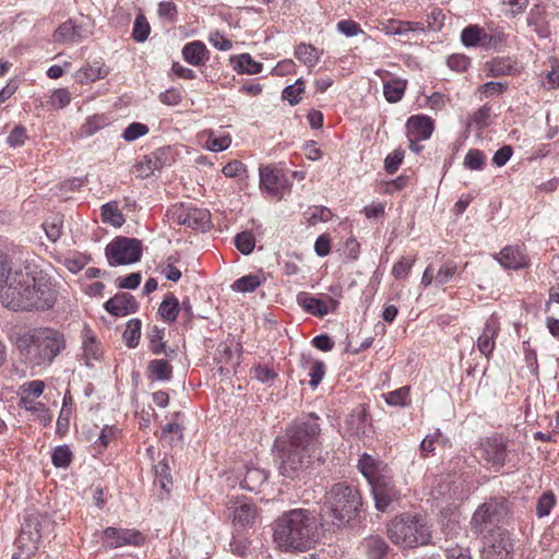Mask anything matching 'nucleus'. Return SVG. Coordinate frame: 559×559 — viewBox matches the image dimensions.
<instances>
[{
  "label": "nucleus",
  "instance_id": "1",
  "mask_svg": "<svg viewBox=\"0 0 559 559\" xmlns=\"http://www.w3.org/2000/svg\"><path fill=\"white\" fill-rule=\"evenodd\" d=\"M0 301L13 311L46 310L53 306L56 293L48 281L36 278L25 265L14 270L0 292Z\"/></svg>",
  "mask_w": 559,
  "mask_h": 559
},
{
  "label": "nucleus",
  "instance_id": "2",
  "mask_svg": "<svg viewBox=\"0 0 559 559\" xmlns=\"http://www.w3.org/2000/svg\"><path fill=\"white\" fill-rule=\"evenodd\" d=\"M312 415L304 421L293 424L286 432L287 443L281 451L280 473L295 478L310 463L319 450L320 426Z\"/></svg>",
  "mask_w": 559,
  "mask_h": 559
},
{
  "label": "nucleus",
  "instance_id": "3",
  "mask_svg": "<svg viewBox=\"0 0 559 559\" xmlns=\"http://www.w3.org/2000/svg\"><path fill=\"white\" fill-rule=\"evenodd\" d=\"M321 523L309 510L285 512L274 523V543L282 550L307 551L320 538Z\"/></svg>",
  "mask_w": 559,
  "mask_h": 559
},
{
  "label": "nucleus",
  "instance_id": "4",
  "mask_svg": "<svg viewBox=\"0 0 559 559\" xmlns=\"http://www.w3.org/2000/svg\"><path fill=\"white\" fill-rule=\"evenodd\" d=\"M16 347L32 368L48 367L67 347L64 335L51 328H35L20 334Z\"/></svg>",
  "mask_w": 559,
  "mask_h": 559
},
{
  "label": "nucleus",
  "instance_id": "5",
  "mask_svg": "<svg viewBox=\"0 0 559 559\" xmlns=\"http://www.w3.org/2000/svg\"><path fill=\"white\" fill-rule=\"evenodd\" d=\"M360 506L359 491L355 487L338 483L326 491L321 515L331 519L334 525L342 526L357 515Z\"/></svg>",
  "mask_w": 559,
  "mask_h": 559
},
{
  "label": "nucleus",
  "instance_id": "6",
  "mask_svg": "<svg viewBox=\"0 0 559 559\" xmlns=\"http://www.w3.org/2000/svg\"><path fill=\"white\" fill-rule=\"evenodd\" d=\"M388 536L393 544L405 548L427 545L431 539L429 527L411 514H402L392 520L388 526Z\"/></svg>",
  "mask_w": 559,
  "mask_h": 559
},
{
  "label": "nucleus",
  "instance_id": "7",
  "mask_svg": "<svg viewBox=\"0 0 559 559\" xmlns=\"http://www.w3.org/2000/svg\"><path fill=\"white\" fill-rule=\"evenodd\" d=\"M509 514V506L506 498H490L485 501L473 513L469 521V530L473 535L480 536L485 532L489 534L497 531L499 524Z\"/></svg>",
  "mask_w": 559,
  "mask_h": 559
},
{
  "label": "nucleus",
  "instance_id": "8",
  "mask_svg": "<svg viewBox=\"0 0 559 559\" xmlns=\"http://www.w3.org/2000/svg\"><path fill=\"white\" fill-rule=\"evenodd\" d=\"M170 222L187 226L194 230L206 231L211 227V214L206 209H200L191 203H177L167 211Z\"/></svg>",
  "mask_w": 559,
  "mask_h": 559
},
{
  "label": "nucleus",
  "instance_id": "9",
  "mask_svg": "<svg viewBox=\"0 0 559 559\" xmlns=\"http://www.w3.org/2000/svg\"><path fill=\"white\" fill-rule=\"evenodd\" d=\"M508 442L502 435H493L480 441L477 455L485 467L499 472L506 465Z\"/></svg>",
  "mask_w": 559,
  "mask_h": 559
},
{
  "label": "nucleus",
  "instance_id": "10",
  "mask_svg": "<svg viewBox=\"0 0 559 559\" xmlns=\"http://www.w3.org/2000/svg\"><path fill=\"white\" fill-rule=\"evenodd\" d=\"M141 255L142 245L135 238L117 237L106 247V257L111 266L135 263Z\"/></svg>",
  "mask_w": 559,
  "mask_h": 559
},
{
  "label": "nucleus",
  "instance_id": "11",
  "mask_svg": "<svg viewBox=\"0 0 559 559\" xmlns=\"http://www.w3.org/2000/svg\"><path fill=\"white\" fill-rule=\"evenodd\" d=\"M513 547L509 533L497 528L485 537L481 557L483 559H509Z\"/></svg>",
  "mask_w": 559,
  "mask_h": 559
},
{
  "label": "nucleus",
  "instance_id": "12",
  "mask_svg": "<svg viewBox=\"0 0 559 559\" xmlns=\"http://www.w3.org/2000/svg\"><path fill=\"white\" fill-rule=\"evenodd\" d=\"M369 485L374 498L376 508L381 512H384L391 502L400 498V492L395 488L391 471L381 474Z\"/></svg>",
  "mask_w": 559,
  "mask_h": 559
},
{
  "label": "nucleus",
  "instance_id": "13",
  "mask_svg": "<svg viewBox=\"0 0 559 559\" xmlns=\"http://www.w3.org/2000/svg\"><path fill=\"white\" fill-rule=\"evenodd\" d=\"M227 508L236 528L243 530L254 524L258 511L255 506L247 499H230Z\"/></svg>",
  "mask_w": 559,
  "mask_h": 559
},
{
  "label": "nucleus",
  "instance_id": "14",
  "mask_svg": "<svg viewBox=\"0 0 559 559\" xmlns=\"http://www.w3.org/2000/svg\"><path fill=\"white\" fill-rule=\"evenodd\" d=\"M297 302L306 312L318 318L335 312L338 307V301L331 296H325L324 299H321L306 292L297 295Z\"/></svg>",
  "mask_w": 559,
  "mask_h": 559
},
{
  "label": "nucleus",
  "instance_id": "15",
  "mask_svg": "<svg viewBox=\"0 0 559 559\" xmlns=\"http://www.w3.org/2000/svg\"><path fill=\"white\" fill-rule=\"evenodd\" d=\"M92 32L83 24H78L70 19L58 26L53 33V39L60 44H74L87 38Z\"/></svg>",
  "mask_w": 559,
  "mask_h": 559
},
{
  "label": "nucleus",
  "instance_id": "16",
  "mask_svg": "<svg viewBox=\"0 0 559 559\" xmlns=\"http://www.w3.org/2000/svg\"><path fill=\"white\" fill-rule=\"evenodd\" d=\"M498 263L509 270H520L527 267L530 258L525 250L520 246H507L499 253L493 255Z\"/></svg>",
  "mask_w": 559,
  "mask_h": 559
},
{
  "label": "nucleus",
  "instance_id": "17",
  "mask_svg": "<svg viewBox=\"0 0 559 559\" xmlns=\"http://www.w3.org/2000/svg\"><path fill=\"white\" fill-rule=\"evenodd\" d=\"M106 546L109 548H118L127 545L138 546L144 538L142 534L134 530L107 527L104 531Z\"/></svg>",
  "mask_w": 559,
  "mask_h": 559
},
{
  "label": "nucleus",
  "instance_id": "18",
  "mask_svg": "<svg viewBox=\"0 0 559 559\" xmlns=\"http://www.w3.org/2000/svg\"><path fill=\"white\" fill-rule=\"evenodd\" d=\"M500 332L499 318L492 313L485 322L481 334L477 338L478 350L489 358L496 347V337Z\"/></svg>",
  "mask_w": 559,
  "mask_h": 559
},
{
  "label": "nucleus",
  "instance_id": "19",
  "mask_svg": "<svg viewBox=\"0 0 559 559\" xmlns=\"http://www.w3.org/2000/svg\"><path fill=\"white\" fill-rule=\"evenodd\" d=\"M407 138L413 140H428L433 130V120L426 115H413L406 121Z\"/></svg>",
  "mask_w": 559,
  "mask_h": 559
},
{
  "label": "nucleus",
  "instance_id": "20",
  "mask_svg": "<svg viewBox=\"0 0 559 559\" xmlns=\"http://www.w3.org/2000/svg\"><path fill=\"white\" fill-rule=\"evenodd\" d=\"M106 311L115 317H124L138 310L135 298L129 293H120L108 299L104 305Z\"/></svg>",
  "mask_w": 559,
  "mask_h": 559
},
{
  "label": "nucleus",
  "instance_id": "21",
  "mask_svg": "<svg viewBox=\"0 0 559 559\" xmlns=\"http://www.w3.org/2000/svg\"><path fill=\"white\" fill-rule=\"evenodd\" d=\"M486 75L489 78L514 76L520 73V67L511 58H493L485 63Z\"/></svg>",
  "mask_w": 559,
  "mask_h": 559
},
{
  "label": "nucleus",
  "instance_id": "22",
  "mask_svg": "<svg viewBox=\"0 0 559 559\" xmlns=\"http://www.w3.org/2000/svg\"><path fill=\"white\" fill-rule=\"evenodd\" d=\"M39 534L22 530L17 537L16 552L12 556V559H31L38 550Z\"/></svg>",
  "mask_w": 559,
  "mask_h": 559
},
{
  "label": "nucleus",
  "instance_id": "23",
  "mask_svg": "<svg viewBox=\"0 0 559 559\" xmlns=\"http://www.w3.org/2000/svg\"><path fill=\"white\" fill-rule=\"evenodd\" d=\"M281 176L272 166L260 167V188L272 197L281 198Z\"/></svg>",
  "mask_w": 559,
  "mask_h": 559
},
{
  "label": "nucleus",
  "instance_id": "24",
  "mask_svg": "<svg viewBox=\"0 0 559 559\" xmlns=\"http://www.w3.org/2000/svg\"><path fill=\"white\" fill-rule=\"evenodd\" d=\"M83 359L87 366H93V361L99 360L103 355L99 343L91 329L84 328L82 332Z\"/></svg>",
  "mask_w": 559,
  "mask_h": 559
},
{
  "label": "nucleus",
  "instance_id": "25",
  "mask_svg": "<svg viewBox=\"0 0 559 559\" xmlns=\"http://www.w3.org/2000/svg\"><path fill=\"white\" fill-rule=\"evenodd\" d=\"M358 469L368 480V483H372L377 479L381 474L390 471L385 464L376 460L371 455L364 453L358 460Z\"/></svg>",
  "mask_w": 559,
  "mask_h": 559
},
{
  "label": "nucleus",
  "instance_id": "26",
  "mask_svg": "<svg viewBox=\"0 0 559 559\" xmlns=\"http://www.w3.org/2000/svg\"><path fill=\"white\" fill-rule=\"evenodd\" d=\"M181 52L185 61L194 67L203 66L209 58L206 46L200 40L186 44Z\"/></svg>",
  "mask_w": 559,
  "mask_h": 559
},
{
  "label": "nucleus",
  "instance_id": "27",
  "mask_svg": "<svg viewBox=\"0 0 559 559\" xmlns=\"http://www.w3.org/2000/svg\"><path fill=\"white\" fill-rule=\"evenodd\" d=\"M382 29L386 35H406L408 33H421L425 27L420 22L388 20Z\"/></svg>",
  "mask_w": 559,
  "mask_h": 559
},
{
  "label": "nucleus",
  "instance_id": "28",
  "mask_svg": "<svg viewBox=\"0 0 559 559\" xmlns=\"http://www.w3.org/2000/svg\"><path fill=\"white\" fill-rule=\"evenodd\" d=\"M269 474L259 467L247 466L240 486L248 491H260L261 487L266 483Z\"/></svg>",
  "mask_w": 559,
  "mask_h": 559
},
{
  "label": "nucleus",
  "instance_id": "29",
  "mask_svg": "<svg viewBox=\"0 0 559 559\" xmlns=\"http://www.w3.org/2000/svg\"><path fill=\"white\" fill-rule=\"evenodd\" d=\"M360 547L368 559H383L389 550V546L385 540L376 535L366 537Z\"/></svg>",
  "mask_w": 559,
  "mask_h": 559
},
{
  "label": "nucleus",
  "instance_id": "30",
  "mask_svg": "<svg viewBox=\"0 0 559 559\" xmlns=\"http://www.w3.org/2000/svg\"><path fill=\"white\" fill-rule=\"evenodd\" d=\"M20 406L29 412L43 426L50 425L52 416L44 403L23 396L20 400Z\"/></svg>",
  "mask_w": 559,
  "mask_h": 559
},
{
  "label": "nucleus",
  "instance_id": "31",
  "mask_svg": "<svg viewBox=\"0 0 559 559\" xmlns=\"http://www.w3.org/2000/svg\"><path fill=\"white\" fill-rule=\"evenodd\" d=\"M162 167L160 160L156 154L144 155L133 167V174L138 178H148Z\"/></svg>",
  "mask_w": 559,
  "mask_h": 559
},
{
  "label": "nucleus",
  "instance_id": "32",
  "mask_svg": "<svg viewBox=\"0 0 559 559\" xmlns=\"http://www.w3.org/2000/svg\"><path fill=\"white\" fill-rule=\"evenodd\" d=\"M110 124V118L105 114L88 116L80 128L82 136H92Z\"/></svg>",
  "mask_w": 559,
  "mask_h": 559
},
{
  "label": "nucleus",
  "instance_id": "33",
  "mask_svg": "<svg viewBox=\"0 0 559 559\" xmlns=\"http://www.w3.org/2000/svg\"><path fill=\"white\" fill-rule=\"evenodd\" d=\"M147 336L150 338V349L153 354L160 355L164 353L170 359L176 356V350L174 348H166L163 342L164 329H159L155 325L148 332Z\"/></svg>",
  "mask_w": 559,
  "mask_h": 559
},
{
  "label": "nucleus",
  "instance_id": "34",
  "mask_svg": "<svg viewBox=\"0 0 559 559\" xmlns=\"http://www.w3.org/2000/svg\"><path fill=\"white\" fill-rule=\"evenodd\" d=\"M147 374L153 380L169 381L173 377V367L165 359H154L148 362Z\"/></svg>",
  "mask_w": 559,
  "mask_h": 559
},
{
  "label": "nucleus",
  "instance_id": "35",
  "mask_svg": "<svg viewBox=\"0 0 559 559\" xmlns=\"http://www.w3.org/2000/svg\"><path fill=\"white\" fill-rule=\"evenodd\" d=\"M321 51L308 44L296 47L295 57L308 68H313L320 60Z\"/></svg>",
  "mask_w": 559,
  "mask_h": 559
},
{
  "label": "nucleus",
  "instance_id": "36",
  "mask_svg": "<svg viewBox=\"0 0 559 559\" xmlns=\"http://www.w3.org/2000/svg\"><path fill=\"white\" fill-rule=\"evenodd\" d=\"M180 311V302L176 296L168 294L162 301L158 313L167 322H174Z\"/></svg>",
  "mask_w": 559,
  "mask_h": 559
},
{
  "label": "nucleus",
  "instance_id": "37",
  "mask_svg": "<svg viewBox=\"0 0 559 559\" xmlns=\"http://www.w3.org/2000/svg\"><path fill=\"white\" fill-rule=\"evenodd\" d=\"M102 219L114 227H120L124 224V217L116 202H108L102 206Z\"/></svg>",
  "mask_w": 559,
  "mask_h": 559
},
{
  "label": "nucleus",
  "instance_id": "38",
  "mask_svg": "<svg viewBox=\"0 0 559 559\" xmlns=\"http://www.w3.org/2000/svg\"><path fill=\"white\" fill-rule=\"evenodd\" d=\"M262 63L252 59L249 53H241L236 57L235 70L239 73L258 74L262 71Z\"/></svg>",
  "mask_w": 559,
  "mask_h": 559
},
{
  "label": "nucleus",
  "instance_id": "39",
  "mask_svg": "<svg viewBox=\"0 0 559 559\" xmlns=\"http://www.w3.org/2000/svg\"><path fill=\"white\" fill-rule=\"evenodd\" d=\"M155 485L160 486L165 491H169L173 485L170 468L166 460H162L154 466Z\"/></svg>",
  "mask_w": 559,
  "mask_h": 559
},
{
  "label": "nucleus",
  "instance_id": "40",
  "mask_svg": "<svg viewBox=\"0 0 559 559\" xmlns=\"http://www.w3.org/2000/svg\"><path fill=\"white\" fill-rule=\"evenodd\" d=\"M405 88V81L392 80L384 84L383 94L389 103H396L403 97Z\"/></svg>",
  "mask_w": 559,
  "mask_h": 559
},
{
  "label": "nucleus",
  "instance_id": "41",
  "mask_svg": "<svg viewBox=\"0 0 559 559\" xmlns=\"http://www.w3.org/2000/svg\"><path fill=\"white\" fill-rule=\"evenodd\" d=\"M150 33H151L150 23L147 22L144 14L139 13L135 16L133 29H132V34H131L133 40H135L136 43H144L148 38Z\"/></svg>",
  "mask_w": 559,
  "mask_h": 559
},
{
  "label": "nucleus",
  "instance_id": "42",
  "mask_svg": "<svg viewBox=\"0 0 559 559\" xmlns=\"http://www.w3.org/2000/svg\"><path fill=\"white\" fill-rule=\"evenodd\" d=\"M383 399L390 406L404 407L409 402V386H402L383 394Z\"/></svg>",
  "mask_w": 559,
  "mask_h": 559
},
{
  "label": "nucleus",
  "instance_id": "43",
  "mask_svg": "<svg viewBox=\"0 0 559 559\" xmlns=\"http://www.w3.org/2000/svg\"><path fill=\"white\" fill-rule=\"evenodd\" d=\"M141 336V321L138 319H131L127 323V328L123 332V341L128 347L134 348L139 344Z\"/></svg>",
  "mask_w": 559,
  "mask_h": 559
},
{
  "label": "nucleus",
  "instance_id": "44",
  "mask_svg": "<svg viewBox=\"0 0 559 559\" xmlns=\"http://www.w3.org/2000/svg\"><path fill=\"white\" fill-rule=\"evenodd\" d=\"M231 144V138L229 133L223 132L216 135L214 132H211L207 141L206 147L212 152H223L227 150Z\"/></svg>",
  "mask_w": 559,
  "mask_h": 559
},
{
  "label": "nucleus",
  "instance_id": "45",
  "mask_svg": "<svg viewBox=\"0 0 559 559\" xmlns=\"http://www.w3.org/2000/svg\"><path fill=\"white\" fill-rule=\"evenodd\" d=\"M556 504V496L552 491H545L537 500L536 503V515L538 518H545L550 514V511Z\"/></svg>",
  "mask_w": 559,
  "mask_h": 559
},
{
  "label": "nucleus",
  "instance_id": "46",
  "mask_svg": "<svg viewBox=\"0 0 559 559\" xmlns=\"http://www.w3.org/2000/svg\"><path fill=\"white\" fill-rule=\"evenodd\" d=\"M260 285L261 281L259 276L249 274L235 281L231 285V288L235 292L250 293L255 290Z\"/></svg>",
  "mask_w": 559,
  "mask_h": 559
},
{
  "label": "nucleus",
  "instance_id": "47",
  "mask_svg": "<svg viewBox=\"0 0 559 559\" xmlns=\"http://www.w3.org/2000/svg\"><path fill=\"white\" fill-rule=\"evenodd\" d=\"M416 262V257H402L397 262L394 263L391 274L396 280L407 277L412 267Z\"/></svg>",
  "mask_w": 559,
  "mask_h": 559
},
{
  "label": "nucleus",
  "instance_id": "48",
  "mask_svg": "<svg viewBox=\"0 0 559 559\" xmlns=\"http://www.w3.org/2000/svg\"><path fill=\"white\" fill-rule=\"evenodd\" d=\"M235 246L242 254H250L255 246V238L250 231H242L236 235Z\"/></svg>",
  "mask_w": 559,
  "mask_h": 559
},
{
  "label": "nucleus",
  "instance_id": "49",
  "mask_svg": "<svg viewBox=\"0 0 559 559\" xmlns=\"http://www.w3.org/2000/svg\"><path fill=\"white\" fill-rule=\"evenodd\" d=\"M51 461L56 467H68L72 461V452L70 448L66 444L57 447L52 452Z\"/></svg>",
  "mask_w": 559,
  "mask_h": 559
},
{
  "label": "nucleus",
  "instance_id": "50",
  "mask_svg": "<svg viewBox=\"0 0 559 559\" xmlns=\"http://www.w3.org/2000/svg\"><path fill=\"white\" fill-rule=\"evenodd\" d=\"M305 91V84L301 79H298L295 84L288 85L283 91V99L287 100L292 106L297 105L300 100V95Z\"/></svg>",
  "mask_w": 559,
  "mask_h": 559
},
{
  "label": "nucleus",
  "instance_id": "51",
  "mask_svg": "<svg viewBox=\"0 0 559 559\" xmlns=\"http://www.w3.org/2000/svg\"><path fill=\"white\" fill-rule=\"evenodd\" d=\"M491 108L488 105H484L478 108L469 118L468 126H473L478 130H481L488 126L490 118Z\"/></svg>",
  "mask_w": 559,
  "mask_h": 559
},
{
  "label": "nucleus",
  "instance_id": "52",
  "mask_svg": "<svg viewBox=\"0 0 559 559\" xmlns=\"http://www.w3.org/2000/svg\"><path fill=\"white\" fill-rule=\"evenodd\" d=\"M464 166L471 170H480L485 166V155L477 148L469 150L464 157Z\"/></svg>",
  "mask_w": 559,
  "mask_h": 559
},
{
  "label": "nucleus",
  "instance_id": "53",
  "mask_svg": "<svg viewBox=\"0 0 559 559\" xmlns=\"http://www.w3.org/2000/svg\"><path fill=\"white\" fill-rule=\"evenodd\" d=\"M148 133V127L141 122L130 123L122 132L121 136L127 142H133Z\"/></svg>",
  "mask_w": 559,
  "mask_h": 559
},
{
  "label": "nucleus",
  "instance_id": "54",
  "mask_svg": "<svg viewBox=\"0 0 559 559\" xmlns=\"http://www.w3.org/2000/svg\"><path fill=\"white\" fill-rule=\"evenodd\" d=\"M480 28L478 25H469L465 27L461 33V40L466 47L479 46L480 41Z\"/></svg>",
  "mask_w": 559,
  "mask_h": 559
},
{
  "label": "nucleus",
  "instance_id": "55",
  "mask_svg": "<svg viewBox=\"0 0 559 559\" xmlns=\"http://www.w3.org/2000/svg\"><path fill=\"white\" fill-rule=\"evenodd\" d=\"M528 2L530 0H502L501 4L504 7L506 16L515 17L525 11Z\"/></svg>",
  "mask_w": 559,
  "mask_h": 559
},
{
  "label": "nucleus",
  "instance_id": "56",
  "mask_svg": "<svg viewBox=\"0 0 559 559\" xmlns=\"http://www.w3.org/2000/svg\"><path fill=\"white\" fill-rule=\"evenodd\" d=\"M71 102V94L67 88H58L52 92L49 104L55 109H62Z\"/></svg>",
  "mask_w": 559,
  "mask_h": 559
},
{
  "label": "nucleus",
  "instance_id": "57",
  "mask_svg": "<svg viewBox=\"0 0 559 559\" xmlns=\"http://www.w3.org/2000/svg\"><path fill=\"white\" fill-rule=\"evenodd\" d=\"M456 264L454 262L444 263L435 276V283L437 285H444L451 281L456 273Z\"/></svg>",
  "mask_w": 559,
  "mask_h": 559
},
{
  "label": "nucleus",
  "instance_id": "58",
  "mask_svg": "<svg viewBox=\"0 0 559 559\" xmlns=\"http://www.w3.org/2000/svg\"><path fill=\"white\" fill-rule=\"evenodd\" d=\"M336 29L346 37H354L364 34V29L354 20H342L336 24Z\"/></svg>",
  "mask_w": 559,
  "mask_h": 559
},
{
  "label": "nucleus",
  "instance_id": "59",
  "mask_svg": "<svg viewBox=\"0 0 559 559\" xmlns=\"http://www.w3.org/2000/svg\"><path fill=\"white\" fill-rule=\"evenodd\" d=\"M441 437V432L437 429L435 432L427 435L420 442V456L427 457L428 454L435 452V444Z\"/></svg>",
  "mask_w": 559,
  "mask_h": 559
},
{
  "label": "nucleus",
  "instance_id": "60",
  "mask_svg": "<svg viewBox=\"0 0 559 559\" xmlns=\"http://www.w3.org/2000/svg\"><path fill=\"white\" fill-rule=\"evenodd\" d=\"M508 88V83L506 82H495L490 81L481 84L478 87V91L484 94L486 97H492L496 95L502 94Z\"/></svg>",
  "mask_w": 559,
  "mask_h": 559
},
{
  "label": "nucleus",
  "instance_id": "61",
  "mask_svg": "<svg viewBox=\"0 0 559 559\" xmlns=\"http://www.w3.org/2000/svg\"><path fill=\"white\" fill-rule=\"evenodd\" d=\"M404 159V151L394 150L384 159V168L389 174H394Z\"/></svg>",
  "mask_w": 559,
  "mask_h": 559
},
{
  "label": "nucleus",
  "instance_id": "62",
  "mask_svg": "<svg viewBox=\"0 0 559 559\" xmlns=\"http://www.w3.org/2000/svg\"><path fill=\"white\" fill-rule=\"evenodd\" d=\"M209 41L221 51H228L233 47L230 39L226 38L218 31L211 32L209 35Z\"/></svg>",
  "mask_w": 559,
  "mask_h": 559
},
{
  "label": "nucleus",
  "instance_id": "63",
  "mask_svg": "<svg viewBox=\"0 0 559 559\" xmlns=\"http://www.w3.org/2000/svg\"><path fill=\"white\" fill-rule=\"evenodd\" d=\"M253 377L262 383H269L276 379L277 373L267 366L258 365L253 368Z\"/></svg>",
  "mask_w": 559,
  "mask_h": 559
},
{
  "label": "nucleus",
  "instance_id": "64",
  "mask_svg": "<svg viewBox=\"0 0 559 559\" xmlns=\"http://www.w3.org/2000/svg\"><path fill=\"white\" fill-rule=\"evenodd\" d=\"M469 63V59L466 56L460 53L451 55L447 60V64L449 66V68L457 72H463L467 70Z\"/></svg>",
  "mask_w": 559,
  "mask_h": 559
}]
</instances>
